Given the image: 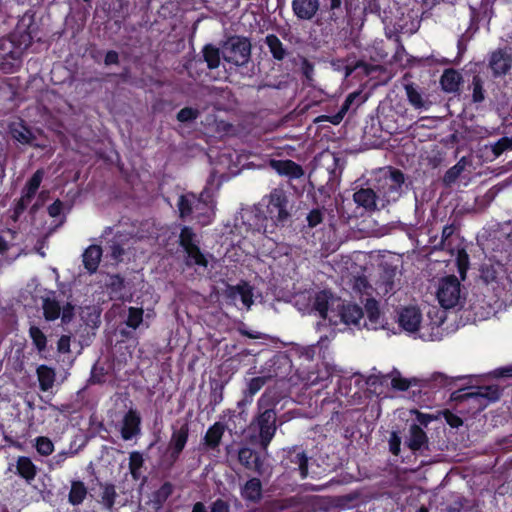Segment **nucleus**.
Masks as SVG:
<instances>
[{"instance_id": "obj_55", "label": "nucleus", "mask_w": 512, "mask_h": 512, "mask_svg": "<svg viewBox=\"0 0 512 512\" xmlns=\"http://www.w3.org/2000/svg\"><path fill=\"white\" fill-rule=\"evenodd\" d=\"M391 385L395 389L404 391L409 388L410 382L399 375H396L391 379Z\"/></svg>"}, {"instance_id": "obj_34", "label": "nucleus", "mask_w": 512, "mask_h": 512, "mask_svg": "<svg viewBox=\"0 0 512 512\" xmlns=\"http://www.w3.org/2000/svg\"><path fill=\"white\" fill-rule=\"evenodd\" d=\"M203 54L204 59L207 62V65L210 69H214L219 66L221 52L219 51L218 48L212 45H207L203 50Z\"/></svg>"}, {"instance_id": "obj_22", "label": "nucleus", "mask_w": 512, "mask_h": 512, "mask_svg": "<svg viewBox=\"0 0 512 512\" xmlns=\"http://www.w3.org/2000/svg\"><path fill=\"white\" fill-rule=\"evenodd\" d=\"M16 473L30 483L36 477L37 467L29 457L19 456L16 460Z\"/></svg>"}, {"instance_id": "obj_41", "label": "nucleus", "mask_w": 512, "mask_h": 512, "mask_svg": "<svg viewBox=\"0 0 512 512\" xmlns=\"http://www.w3.org/2000/svg\"><path fill=\"white\" fill-rule=\"evenodd\" d=\"M491 150L495 157L500 156L504 151L512 150V138L503 137L494 144H491Z\"/></svg>"}, {"instance_id": "obj_19", "label": "nucleus", "mask_w": 512, "mask_h": 512, "mask_svg": "<svg viewBox=\"0 0 512 512\" xmlns=\"http://www.w3.org/2000/svg\"><path fill=\"white\" fill-rule=\"evenodd\" d=\"M270 166L280 175L290 178H299L303 175L300 165L291 160H271Z\"/></svg>"}, {"instance_id": "obj_48", "label": "nucleus", "mask_w": 512, "mask_h": 512, "mask_svg": "<svg viewBox=\"0 0 512 512\" xmlns=\"http://www.w3.org/2000/svg\"><path fill=\"white\" fill-rule=\"evenodd\" d=\"M293 462L298 464V470L301 478H305L308 475L306 455L304 453H297Z\"/></svg>"}, {"instance_id": "obj_4", "label": "nucleus", "mask_w": 512, "mask_h": 512, "mask_svg": "<svg viewBox=\"0 0 512 512\" xmlns=\"http://www.w3.org/2000/svg\"><path fill=\"white\" fill-rule=\"evenodd\" d=\"M480 277L497 295L502 292L512 293V269L508 271L503 264L499 262L484 263L481 267Z\"/></svg>"}, {"instance_id": "obj_46", "label": "nucleus", "mask_w": 512, "mask_h": 512, "mask_svg": "<svg viewBox=\"0 0 512 512\" xmlns=\"http://www.w3.org/2000/svg\"><path fill=\"white\" fill-rule=\"evenodd\" d=\"M475 394L492 401L497 400L500 396L499 390L496 386L479 387Z\"/></svg>"}, {"instance_id": "obj_7", "label": "nucleus", "mask_w": 512, "mask_h": 512, "mask_svg": "<svg viewBox=\"0 0 512 512\" xmlns=\"http://www.w3.org/2000/svg\"><path fill=\"white\" fill-rule=\"evenodd\" d=\"M223 59L236 66L248 63L251 56V44L243 37H232L222 46Z\"/></svg>"}, {"instance_id": "obj_24", "label": "nucleus", "mask_w": 512, "mask_h": 512, "mask_svg": "<svg viewBox=\"0 0 512 512\" xmlns=\"http://www.w3.org/2000/svg\"><path fill=\"white\" fill-rule=\"evenodd\" d=\"M395 276L396 273L394 270H384L379 280L376 283V291L379 295H387L391 292H393L396 288L395 283Z\"/></svg>"}, {"instance_id": "obj_44", "label": "nucleus", "mask_w": 512, "mask_h": 512, "mask_svg": "<svg viewBox=\"0 0 512 512\" xmlns=\"http://www.w3.org/2000/svg\"><path fill=\"white\" fill-rule=\"evenodd\" d=\"M73 455H74V452L62 451V452L57 453L55 456H53L50 459V461L48 463L49 469L55 470V469L61 468L63 466L64 462L66 461V459L69 456H73Z\"/></svg>"}, {"instance_id": "obj_25", "label": "nucleus", "mask_w": 512, "mask_h": 512, "mask_svg": "<svg viewBox=\"0 0 512 512\" xmlns=\"http://www.w3.org/2000/svg\"><path fill=\"white\" fill-rule=\"evenodd\" d=\"M461 81V74L454 69L445 70L440 79L442 89L448 93L456 92Z\"/></svg>"}, {"instance_id": "obj_10", "label": "nucleus", "mask_w": 512, "mask_h": 512, "mask_svg": "<svg viewBox=\"0 0 512 512\" xmlns=\"http://www.w3.org/2000/svg\"><path fill=\"white\" fill-rule=\"evenodd\" d=\"M215 214V202L208 190H203L198 197V203L195 204L193 218L200 224L207 225L213 220Z\"/></svg>"}, {"instance_id": "obj_14", "label": "nucleus", "mask_w": 512, "mask_h": 512, "mask_svg": "<svg viewBox=\"0 0 512 512\" xmlns=\"http://www.w3.org/2000/svg\"><path fill=\"white\" fill-rule=\"evenodd\" d=\"M9 132L14 140L22 145L39 146L35 140L33 132L24 124L22 120L11 122Z\"/></svg>"}, {"instance_id": "obj_6", "label": "nucleus", "mask_w": 512, "mask_h": 512, "mask_svg": "<svg viewBox=\"0 0 512 512\" xmlns=\"http://www.w3.org/2000/svg\"><path fill=\"white\" fill-rule=\"evenodd\" d=\"M436 297L444 309H451L460 305L464 299V294L458 278L454 275L441 278L438 282Z\"/></svg>"}, {"instance_id": "obj_30", "label": "nucleus", "mask_w": 512, "mask_h": 512, "mask_svg": "<svg viewBox=\"0 0 512 512\" xmlns=\"http://www.w3.org/2000/svg\"><path fill=\"white\" fill-rule=\"evenodd\" d=\"M406 443L411 450L416 451L426 446L427 436L418 425H412Z\"/></svg>"}, {"instance_id": "obj_53", "label": "nucleus", "mask_w": 512, "mask_h": 512, "mask_svg": "<svg viewBox=\"0 0 512 512\" xmlns=\"http://www.w3.org/2000/svg\"><path fill=\"white\" fill-rule=\"evenodd\" d=\"M35 193L36 191H31L29 188L25 186L23 194L18 203V206L21 210L25 209L29 205Z\"/></svg>"}, {"instance_id": "obj_51", "label": "nucleus", "mask_w": 512, "mask_h": 512, "mask_svg": "<svg viewBox=\"0 0 512 512\" xmlns=\"http://www.w3.org/2000/svg\"><path fill=\"white\" fill-rule=\"evenodd\" d=\"M322 220L323 213L319 209H314L307 215V221L310 227H316L318 224L322 222Z\"/></svg>"}, {"instance_id": "obj_17", "label": "nucleus", "mask_w": 512, "mask_h": 512, "mask_svg": "<svg viewBox=\"0 0 512 512\" xmlns=\"http://www.w3.org/2000/svg\"><path fill=\"white\" fill-rule=\"evenodd\" d=\"M364 315H366V320L363 323L364 327L371 330H376L379 327H382L383 320L376 300L367 299Z\"/></svg>"}, {"instance_id": "obj_9", "label": "nucleus", "mask_w": 512, "mask_h": 512, "mask_svg": "<svg viewBox=\"0 0 512 512\" xmlns=\"http://www.w3.org/2000/svg\"><path fill=\"white\" fill-rule=\"evenodd\" d=\"M180 244L186 251L187 264L207 267L208 261L196 245L195 234L190 228L184 227L182 229L180 234Z\"/></svg>"}, {"instance_id": "obj_59", "label": "nucleus", "mask_w": 512, "mask_h": 512, "mask_svg": "<svg viewBox=\"0 0 512 512\" xmlns=\"http://www.w3.org/2000/svg\"><path fill=\"white\" fill-rule=\"evenodd\" d=\"M172 493V486L169 483H165L162 487L156 492V496L161 500H165Z\"/></svg>"}, {"instance_id": "obj_50", "label": "nucleus", "mask_w": 512, "mask_h": 512, "mask_svg": "<svg viewBox=\"0 0 512 512\" xmlns=\"http://www.w3.org/2000/svg\"><path fill=\"white\" fill-rule=\"evenodd\" d=\"M42 179H43V171L37 170L33 174V176L29 179V181L27 182L26 187L29 188L31 191L37 192V190L42 182Z\"/></svg>"}, {"instance_id": "obj_35", "label": "nucleus", "mask_w": 512, "mask_h": 512, "mask_svg": "<svg viewBox=\"0 0 512 512\" xmlns=\"http://www.w3.org/2000/svg\"><path fill=\"white\" fill-rule=\"evenodd\" d=\"M29 335L39 352H42L46 349L47 338L45 334L40 330V328L31 326L29 329Z\"/></svg>"}, {"instance_id": "obj_52", "label": "nucleus", "mask_w": 512, "mask_h": 512, "mask_svg": "<svg viewBox=\"0 0 512 512\" xmlns=\"http://www.w3.org/2000/svg\"><path fill=\"white\" fill-rule=\"evenodd\" d=\"M253 457V451L249 448H241L238 453V459L241 464L246 467H250L251 460Z\"/></svg>"}, {"instance_id": "obj_18", "label": "nucleus", "mask_w": 512, "mask_h": 512, "mask_svg": "<svg viewBox=\"0 0 512 512\" xmlns=\"http://www.w3.org/2000/svg\"><path fill=\"white\" fill-rule=\"evenodd\" d=\"M241 497L246 502L258 503L262 498V483L258 478L247 480L240 489Z\"/></svg>"}, {"instance_id": "obj_36", "label": "nucleus", "mask_w": 512, "mask_h": 512, "mask_svg": "<svg viewBox=\"0 0 512 512\" xmlns=\"http://www.w3.org/2000/svg\"><path fill=\"white\" fill-rule=\"evenodd\" d=\"M405 90L408 100L413 107L416 109L426 108V102L422 98V95L412 85H407Z\"/></svg>"}, {"instance_id": "obj_58", "label": "nucleus", "mask_w": 512, "mask_h": 512, "mask_svg": "<svg viewBox=\"0 0 512 512\" xmlns=\"http://www.w3.org/2000/svg\"><path fill=\"white\" fill-rule=\"evenodd\" d=\"M57 348L61 353H68L70 351V337L62 336L58 341Z\"/></svg>"}, {"instance_id": "obj_39", "label": "nucleus", "mask_w": 512, "mask_h": 512, "mask_svg": "<svg viewBox=\"0 0 512 512\" xmlns=\"http://www.w3.org/2000/svg\"><path fill=\"white\" fill-rule=\"evenodd\" d=\"M356 97H357V95L354 93L348 95V97L346 98L345 102L343 103L340 111L336 115H333L332 117H326V119L335 125L339 124L342 121V119L344 118L345 114L347 113V111L350 108V105L352 104V102L354 101V99Z\"/></svg>"}, {"instance_id": "obj_57", "label": "nucleus", "mask_w": 512, "mask_h": 512, "mask_svg": "<svg viewBox=\"0 0 512 512\" xmlns=\"http://www.w3.org/2000/svg\"><path fill=\"white\" fill-rule=\"evenodd\" d=\"M209 512H229V505L222 499H217L210 506Z\"/></svg>"}, {"instance_id": "obj_20", "label": "nucleus", "mask_w": 512, "mask_h": 512, "mask_svg": "<svg viewBox=\"0 0 512 512\" xmlns=\"http://www.w3.org/2000/svg\"><path fill=\"white\" fill-rule=\"evenodd\" d=\"M140 431V417L136 411L130 410L123 419L121 435L124 440H130Z\"/></svg>"}, {"instance_id": "obj_11", "label": "nucleus", "mask_w": 512, "mask_h": 512, "mask_svg": "<svg viewBox=\"0 0 512 512\" xmlns=\"http://www.w3.org/2000/svg\"><path fill=\"white\" fill-rule=\"evenodd\" d=\"M276 414L273 410H265L258 418L261 445L266 448L274 437Z\"/></svg>"}, {"instance_id": "obj_61", "label": "nucleus", "mask_w": 512, "mask_h": 512, "mask_svg": "<svg viewBox=\"0 0 512 512\" xmlns=\"http://www.w3.org/2000/svg\"><path fill=\"white\" fill-rule=\"evenodd\" d=\"M72 315H73V307L70 304H67L62 309V314H61L62 321L63 322L70 321L72 318Z\"/></svg>"}, {"instance_id": "obj_32", "label": "nucleus", "mask_w": 512, "mask_h": 512, "mask_svg": "<svg viewBox=\"0 0 512 512\" xmlns=\"http://www.w3.org/2000/svg\"><path fill=\"white\" fill-rule=\"evenodd\" d=\"M265 42L268 45L269 50L275 59L282 60L285 57L286 51L283 47L282 42L279 40L277 36L273 34L267 35Z\"/></svg>"}, {"instance_id": "obj_37", "label": "nucleus", "mask_w": 512, "mask_h": 512, "mask_svg": "<svg viewBox=\"0 0 512 512\" xmlns=\"http://www.w3.org/2000/svg\"><path fill=\"white\" fill-rule=\"evenodd\" d=\"M35 448L40 455L49 456L54 451V444L48 437L40 436L35 439Z\"/></svg>"}, {"instance_id": "obj_49", "label": "nucleus", "mask_w": 512, "mask_h": 512, "mask_svg": "<svg viewBox=\"0 0 512 512\" xmlns=\"http://www.w3.org/2000/svg\"><path fill=\"white\" fill-rule=\"evenodd\" d=\"M473 100L474 102H481L484 99V91L481 79L479 77H474L473 82Z\"/></svg>"}, {"instance_id": "obj_56", "label": "nucleus", "mask_w": 512, "mask_h": 512, "mask_svg": "<svg viewBox=\"0 0 512 512\" xmlns=\"http://www.w3.org/2000/svg\"><path fill=\"white\" fill-rule=\"evenodd\" d=\"M354 288L359 291V293H368V289H370V285L365 277H358L354 281Z\"/></svg>"}, {"instance_id": "obj_40", "label": "nucleus", "mask_w": 512, "mask_h": 512, "mask_svg": "<svg viewBox=\"0 0 512 512\" xmlns=\"http://www.w3.org/2000/svg\"><path fill=\"white\" fill-rule=\"evenodd\" d=\"M143 465V457L141 453L134 451L129 456V469L134 479L138 478L139 469Z\"/></svg>"}, {"instance_id": "obj_5", "label": "nucleus", "mask_w": 512, "mask_h": 512, "mask_svg": "<svg viewBox=\"0 0 512 512\" xmlns=\"http://www.w3.org/2000/svg\"><path fill=\"white\" fill-rule=\"evenodd\" d=\"M22 42L16 44L15 37L13 39L5 38L0 40V62L1 69L6 72H12L15 67L19 66L24 51L31 43L30 35L23 33L20 35Z\"/></svg>"}, {"instance_id": "obj_12", "label": "nucleus", "mask_w": 512, "mask_h": 512, "mask_svg": "<svg viewBox=\"0 0 512 512\" xmlns=\"http://www.w3.org/2000/svg\"><path fill=\"white\" fill-rule=\"evenodd\" d=\"M226 295L234 305L238 306V302H240L246 310H249L253 304L252 288L246 283L229 286Z\"/></svg>"}, {"instance_id": "obj_21", "label": "nucleus", "mask_w": 512, "mask_h": 512, "mask_svg": "<svg viewBox=\"0 0 512 512\" xmlns=\"http://www.w3.org/2000/svg\"><path fill=\"white\" fill-rule=\"evenodd\" d=\"M39 388L43 392L51 390L56 381V372L52 367L40 365L36 369Z\"/></svg>"}, {"instance_id": "obj_47", "label": "nucleus", "mask_w": 512, "mask_h": 512, "mask_svg": "<svg viewBox=\"0 0 512 512\" xmlns=\"http://www.w3.org/2000/svg\"><path fill=\"white\" fill-rule=\"evenodd\" d=\"M198 115L199 111L197 109L185 107L178 112L177 119L180 122H188L196 119Z\"/></svg>"}, {"instance_id": "obj_8", "label": "nucleus", "mask_w": 512, "mask_h": 512, "mask_svg": "<svg viewBox=\"0 0 512 512\" xmlns=\"http://www.w3.org/2000/svg\"><path fill=\"white\" fill-rule=\"evenodd\" d=\"M404 175L398 170L385 172L378 180V193L387 203L395 202L401 195Z\"/></svg>"}, {"instance_id": "obj_26", "label": "nucleus", "mask_w": 512, "mask_h": 512, "mask_svg": "<svg viewBox=\"0 0 512 512\" xmlns=\"http://www.w3.org/2000/svg\"><path fill=\"white\" fill-rule=\"evenodd\" d=\"M101 255V247L97 245L89 246L83 253L84 266L90 273H93L97 270Z\"/></svg>"}, {"instance_id": "obj_38", "label": "nucleus", "mask_w": 512, "mask_h": 512, "mask_svg": "<svg viewBox=\"0 0 512 512\" xmlns=\"http://www.w3.org/2000/svg\"><path fill=\"white\" fill-rule=\"evenodd\" d=\"M465 167L466 160L465 158H462L457 162V164H455L445 173L444 182L447 184H451L452 182H454L464 171Z\"/></svg>"}, {"instance_id": "obj_16", "label": "nucleus", "mask_w": 512, "mask_h": 512, "mask_svg": "<svg viewBox=\"0 0 512 512\" xmlns=\"http://www.w3.org/2000/svg\"><path fill=\"white\" fill-rule=\"evenodd\" d=\"M319 0H293L294 14L302 20L312 19L319 9Z\"/></svg>"}, {"instance_id": "obj_23", "label": "nucleus", "mask_w": 512, "mask_h": 512, "mask_svg": "<svg viewBox=\"0 0 512 512\" xmlns=\"http://www.w3.org/2000/svg\"><path fill=\"white\" fill-rule=\"evenodd\" d=\"M198 203V197L193 193H186L178 198L177 207L179 216L182 219L193 217L195 211V204Z\"/></svg>"}, {"instance_id": "obj_3", "label": "nucleus", "mask_w": 512, "mask_h": 512, "mask_svg": "<svg viewBox=\"0 0 512 512\" xmlns=\"http://www.w3.org/2000/svg\"><path fill=\"white\" fill-rule=\"evenodd\" d=\"M289 216L287 195L283 189L275 188L267 197V217L265 218V223L257 225L256 230L262 233L272 232L269 229V220L272 222V225L279 226L284 225Z\"/></svg>"}, {"instance_id": "obj_1", "label": "nucleus", "mask_w": 512, "mask_h": 512, "mask_svg": "<svg viewBox=\"0 0 512 512\" xmlns=\"http://www.w3.org/2000/svg\"><path fill=\"white\" fill-rule=\"evenodd\" d=\"M314 308L331 325L345 324L360 327L364 317L362 309L352 303H346L327 291L318 292L314 299Z\"/></svg>"}, {"instance_id": "obj_64", "label": "nucleus", "mask_w": 512, "mask_h": 512, "mask_svg": "<svg viewBox=\"0 0 512 512\" xmlns=\"http://www.w3.org/2000/svg\"><path fill=\"white\" fill-rule=\"evenodd\" d=\"M192 512H207L206 507L202 502H197L192 509Z\"/></svg>"}, {"instance_id": "obj_62", "label": "nucleus", "mask_w": 512, "mask_h": 512, "mask_svg": "<svg viewBox=\"0 0 512 512\" xmlns=\"http://www.w3.org/2000/svg\"><path fill=\"white\" fill-rule=\"evenodd\" d=\"M414 413L416 414L418 422L422 425H427L434 419V417L429 414H423L418 411H415Z\"/></svg>"}, {"instance_id": "obj_13", "label": "nucleus", "mask_w": 512, "mask_h": 512, "mask_svg": "<svg viewBox=\"0 0 512 512\" xmlns=\"http://www.w3.org/2000/svg\"><path fill=\"white\" fill-rule=\"evenodd\" d=\"M489 65L495 76L506 74L512 67V54L508 50H497L491 54Z\"/></svg>"}, {"instance_id": "obj_2", "label": "nucleus", "mask_w": 512, "mask_h": 512, "mask_svg": "<svg viewBox=\"0 0 512 512\" xmlns=\"http://www.w3.org/2000/svg\"><path fill=\"white\" fill-rule=\"evenodd\" d=\"M399 326L410 334H417L423 340L435 341L440 339L441 332L439 326L428 328L423 324V315L417 306L409 305L403 307L398 312Z\"/></svg>"}, {"instance_id": "obj_54", "label": "nucleus", "mask_w": 512, "mask_h": 512, "mask_svg": "<svg viewBox=\"0 0 512 512\" xmlns=\"http://www.w3.org/2000/svg\"><path fill=\"white\" fill-rule=\"evenodd\" d=\"M401 438L397 432H392L389 439L390 451L394 455H398L400 452Z\"/></svg>"}, {"instance_id": "obj_28", "label": "nucleus", "mask_w": 512, "mask_h": 512, "mask_svg": "<svg viewBox=\"0 0 512 512\" xmlns=\"http://www.w3.org/2000/svg\"><path fill=\"white\" fill-rule=\"evenodd\" d=\"M378 197L379 195L377 196L376 193L369 188L360 189L353 195L355 203L367 210H373L376 208V200Z\"/></svg>"}, {"instance_id": "obj_33", "label": "nucleus", "mask_w": 512, "mask_h": 512, "mask_svg": "<svg viewBox=\"0 0 512 512\" xmlns=\"http://www.w3.org/2000/svg\"><path fill=\"white\" fill-rule=\"evenodd\" d=\"M43 311L46 320L52 321L60 316L61 308L54 299L45 298L43 300Z\"/></svg>"}, {"instance_id": "obj_43", "label": "nucleus", "mask_w": 512, "mask_h": 512, "mask_svg": "<svg viewBox=\"0 0 512 512\" xmlns=\"http://www.w3.org/2000/svg\"><path fill=\"white\" fill-rule=\"evenodd\" d=\"M116 491L113 485H105L102 492V502L107 508H112L116 499Z\"/></svg>"}, {"instance_id": "obj_15", "label": "nucleus", "mask_w": 512, "mask_h": 512, "mask_svg": "<svg viewBox=\"0 0 512 512\" xmlns=\"http://www.w3.org/2000/svg\"><path fill=\"white\" fill-rule=\"evenodd\" d=\"M189 436V428L187 424L182 425L179 429H174L169 441L170 457L175 461L184 449Z\"/></svg>"}, {"instance_id": "obj_42", "label": "nucleus", "mask_w": 512, "mask_h": 512, "mask_svg": "<svg viewBox=\"0 0 512 512\" xmlns=\"http://www.w3.org/2000/svg\"><path fill=\"white\" fill-rule=\"evenodd\" d=\"M143 309L142 308H129V314L127 319V325L133 329H136L142 322Z\"/></svg>"}, {"instance_id": "obj_45", "label": "nucleus", "mask_w": 512, "mask_h": 512, "mask_svg": "<svg viewBox=\"0 0 512 512\" xmlns=\"http://www.w3.org/2000/svg\"><path fill=\"white\" fill-rule=\"evenodd\" d=\"M266 382L265 377L252 378L247 387V395L250 397L249 402L252 401V397L264 386Z\"/></svg>"}, {"instance_id": "obj_27", "label": "nucleus", "mask_w": 512, "mask_h": 512, "mask_svg": "<svg viewBox=\"0 0 512 512\" xmlns=\"http://www.w3.org/2000/svg\"><path fill=\"white\" fill-rule=\"evenodd\" d=\"M20 245V234L16 230L6 229L0 233V254Z\"/></svg>"}, {"instance_id": "obj_60", "label": "nucleus", "mask_w": 512, "mask_h": 512, "mask_svg": "<svg viewBox=\"0 0 512 512\" xmlns=\"http://www.w3.org/2000/svg\"><path fill=\"white\" fill-rule=\"evenodd\" d=\"M62 203L60 201H56L48 207V213L51 217H57L61 213Z\"/></svg>"}, {"instance_id": "obj_31", "label": "nucleus", "mask_w": 512, "mask_h": 512, "mask_svg": "<svg viewBox=\"0 0 512 512\" xmlns=\"http://www.w3.org/2000/svg\"><path fill=\"white\" fill-rule=\"evenodd\" d=\"M87 496V488L81 481H72L69 492V503L72 505H80Z\"/></svg>"}, {"instance_id": "obj_29", "label": "nucleus", "mask_w": 512, "mask_h": 512, "mask_svg": "<svg viewBox=\"0 0 512 512\" xmlns=\"http://www.w3.org/2000/svg\"><path fill=\"white\" fill-rule=\"evenodd\" d=\"M225 431V425L221 422L214 423L209 429L207 430L205 436H204V443L209 448H216L223 437Z\"/></svg>"}, {"instance_id": "obj_63", "label": "nucleus", "mask_w": 512, "mask_h": 512, "mask_svg": "<svg viewBox=\"0 0 512 512\" xmlns=\"http://www.w3.org/2000/svg\"><path fill=\"white\" fill-rule=\"evenodd\" d=\"M118 62V54L115 51H109L107 52L105 56V64H116Z\"/></svg>"}]
</instances>
